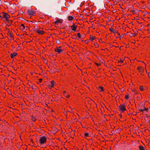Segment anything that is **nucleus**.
<instances>
[{
    "label": "nucleus",
    "mask_w": 150,
    "mask_h": 150,
    "mask_svg": "<svg viewBox=\"0 0 150 150\" xmlns=\"http://www.w3.org/2000/svg\"><path fill=\"white\" fill-rule=\"evenodd\" d=\"M47 138L45 136L41 137L39 139V143L40 144H44L46 143Z\"/></svg>",
    "instance_id": "nucleus-1"
},
{
    "label": "nucleus",
    "mask_w": 150,
    "mask_h": 150,
    "mask_svg": "<svg viewBox=\"0 0 150 150\" xmlns=\"http://www.w3.org/2000/svg\"><path fill=\"white\" fill-rule=\"evenodd\" d=\"M27 13L29 15L31 16H35L36 14V12L35 11L31 9L28 10L27 11Z\"/></svg>",
    "instance_id": "nucleus-2"
},
{
    "label": "nucleus",
    "mask_w": 150,
    "mask_h": 150,
    "mask_svg": "<svg viewBox=\"0 0 150 150\" xmlns=\"http://www.w3.org/2000/svg\"><path fill=\"white\" fill-rule=\"evenodd\" d=\"M148 110V108H146L144 106H142V108L141 107L139 106V110L140 112H143L144 111H147Z\"/></svg>",
    "instance_id": "nucleus-3"
},
{
    "label": "nucleus",
    "mask_w": 150,
    "mask_h": 150,
    "mask_svg": "<svg viewBox=\"0 0 150 150\" xmlns=\"http://www.w3.org/2000/svg\"><path fill=\"white\" fill-rule=\"evenodd\" d=\"M119 108L120 110L122 112H124L126 110L125 105L124 104L120 105L119 106Z\"/></svg>",
    "instance_id": "nucleus-4"
},
{
    "label": "nucleus",
    "mask_w": 150,
    "mask_h": 150,
    "mask_svg": "<svg viewBox=\"0 0 150 150\" xmlns=\"http://www.w3.org/2000/svg\"><path fill=\"white\" fill-rule=\"evenodd\" d=\"M61 47H57L55 49V51L58 53H60L63 51L61 49Z\"/></svg>",
    "instance_id": "nucleus-5"
},
{
    "label": "nucleus",
    "mask_w": 150,
    "mask_h": 150,
    "mask_svg": "<svg viewBox=\"0 0 150 150\" xmlns=\"http://www.w3.org/2000/svg\"><path fill=\"white\" fill-rule=\"evenodd\" d=\"M63 20L61 19H58L54 22L55 25H58V23H61L63 22Z\"/></svg>",
    "instance_id": "nucleus-6"
},
{
    "label": "nucleus",
    "mask_w": 150,
    "mask_h": 150,
    "mask_svg": "<svg viewBox=\"0 0 150 150\" xmlns=\"http://www.w3.org/2000/svg\"><path fill=\"white\" fill-rule=\"evenodd\" d=\"M137 69L138 70V71L140 73H143L144 72V68L141 66L138 67H137Z\"/></svg>",
    "instance_id": "nucleus-7"
},
{
    "label": "nucleus",
    "mask_w": 150,
    "mask_h": 150,
    "mask_svg": "<svg viewBox=\"0 0 150 150\" xmlns=\"http://www.w3.org/2000/svg\"><path fill=\"white\" fill-rule=\"evenodd\" d=\"M37 33L39 34L43 35L44 34L45 32L42 30H36Z\"/></svg>",
    "instance_id": "nucleus-8"
},
{
    "label": "nucleus",
    "mask_w": 150,
    "mask_h": 150,
    "mask_svg": "<svg viewBox=\"0 0 150 150\" xmlns=\"http://www.w3.org/2000/svg\"><path fill=\"white\" fill-rule=\"evenodd\" d=\"M71 29L74 31H76L77 28V26L75 24H73V25L71 27Z\"/></svg>",
    "instance_id": "nucleus-9"
},
{
    "label": "nucleus",
    "mask_w": 150,
    "mask_h": 150,
    "mask_svg": "<svg viewBox=\"0 0 150 150\" xmlns=\"http://www.w3.org/2000/svg\"><path fill=\"white\" fill-rule=\"evenodd\" d=\"M63 94L64 96L67 98H69L70 97V95L66 91H64Z\"/></svg>",
    "instance_id": "nucleus-10"
},
{
    "label": "nucleus",
    "mask_w": 150,
    "mask_h": 150,
    "mask_svg": "<svg viewBox=\"0 0 150 150\" xmlns=\"http://www.w3.org/2000/svg\"><path fill=\"white\" fill-rule=\"evenodd\" d=\"M20 29L22 31H24L25 30V27L23 24H21L20 26Z\"/></svg>",
    "instance_id": "nucleus-11"
},
{
    "label": "nucleus",
    "mask_w": 150,
    "mask_h": 150,
    "mask_svg": "<svg viewBox=\"0 0 150 150\" xmlns=\"http://www.w3.org/2000/svg\"><path fill=\"white\" fill-rule=\"evenodd\" d=\"M55 82L54 81H50V87L51 88H52L54 87V83H55Z\"/></svg>",
    "instance_id": "nucleus-12"
},
{
    "label": "nucleus",
    "mask_w": 150,
    "mask_h": 150,
    "mask_svg": "<svg viewBox=\"0 0 150 150\" xmlns=\"http://www.w3.org/2000/svg\"><path fill=\"white\" fill-rule=\"evenodd\" d=\"M17 55V54L14 52L13 53H11L10 54V56L11 58L12 59L14 58V57H16Z\"/></svg>",
    "instance_id": "nucleus-13"
},
{
    "label": "nucleus",
    "mask_w": 150,
    "mask_h": 150,
    "mask_svg": "<svg viewBox=\"0 0 150 150\" xmlns=\"http://www.w3.org/2000/svg\"><path fill=\"white\" fill-rule=\"evenodd\" d=\"M90 38L91 41V42H93V40L96 39V38L95 36H93L92 35H90Z\"/></svg>",
    "instance_id": "nucleus-14"
},
{
    "label": "nucleus",
    "mask_w": 150,
    "mask_h": 150,
    "mask_svg": "<svg viewBox=\"0 0 150 150\" xmlns=\"http://www.w3.org/2000/svg\"><path fill=\"white\" fill-rule=\"evenodd\" d=\"M146 87L142 86H139V89L141 91H143L145 90Z\"/></svg>",
    "instance_id": "nucleus-15"
},
{
    "label": "nucleus",
    "mask_w": 150,
    "mask_h": 150,
    "mask_svg": "<svg viewBox=\"0 0 150 150\" xmlns=\"http://www.w3.org/2000/svg\"><path fill=\"white\" fill-rule=\"evenodd\" d=\"M98 89L100 92H103L104 91L103 87L101 86L99 87Z\"/></svg>",
    "instance_id": "nucleus-16"
},
{
    "label": "nucleus",
    "mask_w": 150,
    "mask_h": 150,
    "mask_svg": "<svg viewBox=\"0 0 150 150\" xmlns=\"http://www.w3.org/2000/svg\"><path fill=\"white\" fill-rule=\"evenodd\" d=\"M68 20L69 21H72L74 18V17L71 16H69L68 17Z\"/></svg>",
    "instance_id": "nucleus-17"
},
{
    "label": "nucleus",
    "mask_w": 150,
    "mask_h": 150,
    "mask_svg": "<svg viewBox=\"0 0 150 150\" xmlns=\"http://www.w3.org/2000/svg\"><path fill=\"white\" fill-rule=\"evenodd\" d=\"M139 150H145L146 148H145L143 146L140 145L139 146Z\"/></svg>",
    "instance_id": "nucleus-18"
},
{
    "label": "nucleus",
    "mask_w": 150,
    "mask_h": 150,
    "mask_svg": "<svg viewBox=\"0 0 150 150\" xmlns=\"http://www.w3.org/2000/svg\"><path fill=\"white\" fill-rule=\"evenodd\" d=\"M31 118L32 121L33 122H35L36 120V118L34 117L33 116H32L31 117Z\"/></svg>",
    "instance_id": "nucleus-19"
},
{
    "label": "nucleus",
    "mask_w": 150,
    "mask_h": 150,
    "mask_svg": "<svg viewBox=\"0 0 150 150\" xmlns=\"http://www.w3.org/2000/svg\"><path fill=\"white\" fill-rule=\"evenodd\" d=\"M129 95L127 94H125V99H128L129 98Z\"/></svg>",
    "instance_id": "nucleus-20"
},
{
    "label": "nucleus",
    "mask_w": 150,
    "mask_h": 150,
    "mask_svg": "<svg viewBox=\"0 0 150 150\" xmlns=\"http://www.w3.org/2000/svg\"><path fill=\"white\" fill-rule=\"evenodd\" d=\"M77 35L78 37V39H80L81 38V34L80 33H77Z\"/></svg>",
    "instance_id": "nucleus-21"
},
{
    "label": "nucleus",
    "mask_w": 150,
    "mask_h": 150,
    "mask_svg": "<svg viewBox=\"0 0 150 150\" xmlns=\"http://www.w3.org/2000/svg\"><path fill=\"white\" fill-rule=\"evenodd\" d=\"M94 46L95 48H98L99 47L98 44L97 43H95L94 44Z\"/></svg>",
    "instance_id": "nucleus-22"
},
{
    "label": "nucleus",
    "mask_w": 150,
    "mask_h": 150,
    "mask_svg": "<svg viewBox=\"0 0 150 150\" xmlns=\"http://www.w3.org/2000/svg\"><path fill=\"white\" fill-rule=\"evenodd\" d=\"M138 62H142V63H144V64L145 66V69L146 71V72H147V70H146V64L144 62H142V61H138Z\"/></svg>",
    "instance_id": "nucleus-23"
},
{
    "label": "nucleus",
    "mask_w": 150,
    "mask_h": 150,
    "mask_svg": "<svg viewBox=\"0 0 150 150\" xmlns=\"http://www.w3.org/2000/svg\"><path fill=\"white\" fill-rule=\"evenodd\" d=\"M84 136L86 137H89V134L88 133H85L84 134Z\"/></svg>",
    "instance_id": "nucleus-24"
},
{
    "label": "nucleus",
    "mask_w": 150,
    "mask_h": 150,
    "mask_svg": "<svg viewBox=\"0 0 150 150\" xmlns=\"http://www.w3.org/2000/svg\"><path fill=\"white\" fill-rule=\"evenodd\" d=\"M56 43L58 44H59L61 43L60 40H57Z\"/></svg>",
    "instance_id": "nucleus-25"
},
{
    "label": "nucleus",
    "mask_w": 150,
    "mask_h": 150,
    "mask_svg": "<svg viewBox=\"0 0 150 150\" xmlns=\"http://www.w3.org/2000/svg\"><path fill=\"white\" fill-rule=\"evenodd\" d=\"M109 30L111 32H114V29L112 27L110 28Z\"/></svg>",
    "instance_id": "nucleus-26"
},
{
    "label": "nucleus",
    "mask_w": 150,
    "mask_h": 150,
    "mask_svg": "<svg viewBox=\"0 0 150 150\" xmlns=\"http://www.w3.org/2000/svg\"><path fill=\"white\" fill-rule=\"evenodd\" d=\"M39 82L40 83H41L42 82V79H41V78H40V79H39Z\"/></svg>",
    "instance_id": "nucleus-27"
},
{
    "label": "nucleus",
    "mask_w": 150,
    "mask_h": 150,
    "mask_svg": "<svg viewBox=\"0 0 150 150\" xmlns=\"http://www.w3.org/2000/svg\"><path fill=\"white\" fill-rule=\"evenodd\" d=\"M85 43L86 44H88L89 42V41L87 40H86L84 41Z\"/></svg>",
    "instance_id": "nucleus-28"
},
{
    "label": "nucleus",
    "mask_w": 150,
    "mask_h": 150,
    "mask_svg": "<svg viewBox=\"0 0 150 150\" xmlns=\"http://www.w3.org/2000/svg\"><path fill=\"white\" fill-rule=\"evenodd\" d=\"M98 39V41H99V42L100 43H101V42H102V39Z\"/></svg>",
    "instance_id": "nucleus-29"
},
{
    "label": "nucleus",
    "mask_w": 150,
    "mask_h": 150,
    "mask_svg": "<svg viewBox=\"0 0 150 150\" xmlns=\"http://www.w3.org/2000/svg\"><path fill=\"white\" fill-rule=\"evenodd\" d=\"M123 60L120 59L119 62L120 63H123Z\"/></svg>",
    "instance_id": "nucleus-30"
},
{
    "label": "nucleus",
    "mask_w": 150,
    "mask_h": 150,
    "mask_svg": "<svg viewBox=\"0 0 150 150\" xmlns=\"http://www.w3.org/2000/svg\"><path fill=\"white\" fill-rule=\"evenodd\" d=\"M96 64L97 66H99L101 65L100 63H96Z\"/></svg>",
    "instance_id": "nucleus-31"
},
{
    "label": "nucleus",
    "mask_w": 150,
    "mask_h": 150,
    "mask_svg": "<svg viewBox=\"0 0 150 150\" xmlns=\"http://www.w3.org/2000/svg\"><path fill=\"white\" fill-rule=\"evenodd\" d=\"M81 126H82V127L83 128H86V127H85V126H83V125H82V124H81Z\"/></svg>",
    "instance_id": "nucleus-32"
},
{
    "label": "nucleus",
    "mask_w": 150,
    "mask_h": 150,
    "mask_svg": "<svg viewBox=\"0 0 150 150\" xmlns=\"http://www.w3.org/2000/svg\"><path fill=\"white\" fill-rule=\"evenodd\" d=\"M123 36H124V35H123L122 36H120V37H119V38H123Z\"/></svg>",
    "instance_id": "nucleus-33"
},
{
    "label": "nucleus",
    "mask_w": 150,
    "mask_h": 150,
    "mask_svg": "<svg viewBox=\"0 0 150 150\" xmlns=\"http://www.w3.org/2000/svg\"><path fill=\"white\" fill-rule=\"evenodd\" d=\"M141 73V76H144V74H143V73Z\"/></svg>",
    "instance_id": "nucleus-34"
},
{
    "label": "nucleus",
    "mask_w": 150,
    "mask_h": 150,
    "mask_svg": "<svg viewBox=\"0 0 150 150\" xmlns=\"http://www.w3.org/2000/svg\"><path fill=\"white\" fill-rule=\"evenodd\" d=\"M60 71H61V70L60 69H59L58 70V71L57 72H59Z\"/></svg>",
    "instance_id": "nucleus-35"
},
{
    "label": "nucleus",
    "mask_w": 150,
    "mask_h": 150,
    "mask_svg": "<svg viewBox=\"0 0 150 150\" xmlns=\"http://www.w3.org/2000/svg\"><path fill=\"white\" fill-rule=\"evenodd\" d=\"M104 42H104V41H102V42H101V43H104Z\"/></svg>",
    "instance_id": "nucleus-36"
},
{
    "label": "nucleus",
    "mask_w": 150,
    "mask_h": 150,
    "mask_svg": "<svg viewBox=\"0 0 150 150\" xmlns=\"http://www.w3.org/2000/svg\"><path fill=\"white\" fill-rule=\"evenodd\" d=\"M132 43L134 44L135 43V41H134V42H132Z\"/></svg>",
    "instance_id": "nucleus-37"
},
{
    "label": "nucleus",
    "mask_w": 150,
    "mask_h": 150,
    "mask_svg": "<svg viewBox=\"0 0 150 150\" xmlns=\"http://www.w3.org/2000/svg\"><path fill=\"white\" fill-rule=\"evenodd\" d=\"M118 35L119 36H120V34L119 33H118Z\"/></svg>",
    "instance_id": "nucleus-38"
},
{
    "label": "nucleus",
    "mask_w": 150,
    "mask_h": 150,
    "mask_svg": "<svg viewBox=\"0 0 150 150\" xmlns=\"http://www.w3.org/2000/svg\"><path fill=\"white\" fill-rule=\"evenodd\" d=\"M67 112H71V111H67Z\"/></svg>",
    "instance_id": "nucleus-39"
},
{
    "label": "nucleus",
    "mask_w": 150,
    "mask_h": 150,
    "mask_svg": "<svg viewBox=\"0 0 150 150\" xmlns=\"http://www.w3.org/2000/svg\"><path fill=\"white\" fill-rule=\"evenodd\" d=\"M84 41L83 40H82V42H83V41Z\"/></svg>",
    "instance_id": "nucleus-40"
},
{
    "label": "nucleus",
    "mask_w": 150,
    "mask_h": 150,
    "mask_svg": "<svg viewBox=\"0 0 150 150\" xmlns=\"http://www.w3.org/2000/svg\"><path fill=\"white\" fill-rule=\"evenodd\" d=\"M148 77L149 78H150V77H149V76H148Z\"/></svg>",
    "instance_id": "nucleus-41"
},
{
    "label": "nucleus",
    "mask_w": 150,
    "mask_h": 150,
    "mask_svg": "<svg viewBox=\"0 0 150 150\" xmlns=\"http://www.w3.org/2000/svg\"><path fill=\"white\" fill-rule=\"evenodd\" d=\"M31 88H33V87H32H32H31Z\"/></svg>",
    "instance_id": "nucleus-42"
}]
</instances>
